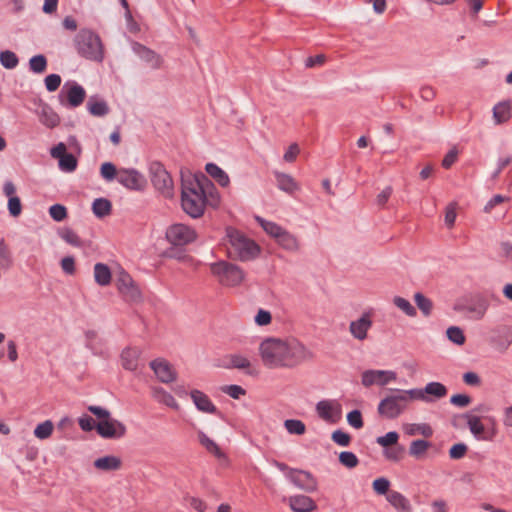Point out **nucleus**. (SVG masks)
Instances as JSON below:
<instances>
[{
    "mask_svg": "<svg viewBox=\"0 0 512 512\" xmlns=\"http://www.w3.org/2000/svg\"><path fill=\"white\" fill-rule=\"evenodd\" d=\"M220 196L213 183L205 176L183 179L181 191V206L183 211L192 218H200L206 205L218 207Z\"/></svg>",
    "mask_w": 512,
    "mask_h": 512,
    "instance_id": "obj_1",
    "label": "nucleus"
},
{
    "mask_svg": "<svg viewBox=\"0 0 512 512\" xmlns=\"http://www.w3.org/2000/svg\"><path fill=\"white\" fill-rule=\"evenodd\" d=\"M261 358L269 368L294 367L309 357V352L295 339H267L260 346Z\"/></svg>",
    "mask_w": 512,
    "mask_h": 512,
    "instance_id": "obj_2",
    "label": "nucleus"
},
{
    "mask_svg": "<svg viewBox=\"0 0 512 512\" xmlns=\"http://www.w3.org/2000/svg\"><path fill=\"white\" fill-rule=\"evenodd\" d=\"M230 247L229 254L242 261L255 258L259 252V246L251 239L245 237L242 233L234 229L227 230Z\"/></svg>",
    "mask_w": 512,
    "mask_h": 512,
    "instance_id": "obj_3",
    "label": "nucleus"
},
{
    "mask_svg": "<svg viewBox=\"0 0 512 512\" xmlns=\"http://www.w3.org/2000/svg\"><path fill=\"white\" fill-rule=\"evenodd\" d=\"M76 47L83 57L101 62L104 58V49L100 37L90 30H81L76 36Z\"/></svg>",
    "mask_w": 512,
    "mask_h": 512,
    "instance_id": "obj_4",
    "label": "nucleus"
},
{
    "mask_svg": "<svg viewBox=\"0 0 512 512\" xmlns=\"http://www.w3.org/2000/svg\"><path fill=\"white\" fill-rule=\"evenodd\" d=\"M211 273L217 277L220 284L228 287H234L242 283L244 280L243 271L228 262L220 261L210 266Z\"/></svg>",
    "mask_w": 512,
    "mask_h": 512,
    "instance_id": "obj_5",
    "label": "nucleus"
},
{
    "mask_svg": "<svg viewBox=\"0 0 512 512\" xmlns=\"http://www.w3.org/2000/svg\"><path fill=\"white\" fill-rule=\"evenodd\" d=\"M408 405L406 404L405 394L393 393L383 398L378 405V413L386 419H395L402 414Z\"/></svg>",
    "mask_w": 512,
    "mask_h": 512,
    "instance_id": "obj_6",
    "label": "nucleus"
},
{
    "mask_svg": "<svg viewBox=\"0 0 512 512\" xmlns=\"http://www.w3.org/2000/svg\"><path fill=\"white\" fill-rule=\"evenodd\" d=\"M165 237L173 246H185L193 243L198 235L193 227L183 223H175L167 228Z\"/></svg>",
    "mask_w": 512,
    "mask_h": 512,
    "instance_id": "obj_7",
    "label": "nucleus"
},
{
    "mask_svg": "<svg viewBox=\"0 0 512 512\" xmlns=\"http://www.w3.org/2000/svg\"><path fill=\"white\" fill-rule=\"evenodd\" d=\"M151 182L153 186L166 198L173 196L174 185L170 174L159 162L150 165Z\"/></svg>",
    "mask_w": 512,
    "mask_h": 512,
    "instance_id": "obj_8",
    "label": "nucleus"
},
{
    "mask_svg": "<svg viewBox=\"0 0 512 512\" xmlns=\"http://www.w3.org/2000/svg\"><path fill=\"white\" fill-rule=\"evenodd\" d=\"M467 424L471 433L481 440L491 441L497 434L496 420L493 417H486L485 420L491 424V427L485 429L480 417L472 414L466 415Z\"/></svg>",
    "mask_w": 512,
    "mask_h": 512,
    "instance_id": "obj_9",
    "label": "nucleus"
},
{
    "mask_svg": "<svg viewBox=\"0 0 512 512\" xmlns=\"http://www.w3.org/2000/svg\"><path fill=\"white\" fill-rule=\"evenodd\" d=\"M96 431L102 438L118 439L126 434V427L122 422L110 416L101 422H97Z\"/></svg>",
    "mask_w": 512,
    "mask_h": 512,
    "instance_id": "obj_10",
    "label": "nucleus"
},
{
    "mask_svg": "<svg viewBox=\"0 0 512 512\" xmlns=\"http://www.w3.org/2000/svg\"><path fill=\"white\" fill-rule=\"evenodd\" d=\"M397 374L389 370H366L362 373L361 382L365 387L372 385L385 386L395 381Z\"/></svg>",
    "mask_w": 512,
    "mask_h": 512,
    "instance_id": "obj_11",
    "label": "nucleus"
},
{
    "mask_svg": "<svg viewBox=\"0 0 512 512\" xmlns=\"http://www.w3.org/2000/svg\"><path fill=\"white\" fill-rule=\"evenodd\" d=\"M86 97V92L82 86L72 82L66 83L61 91L60 98L63 104L70 107L80 106Z\"/></svg>",
    "mask_w": 512,
    "mask_h": 512,
    "instance_id": "obj_12",
    "label": "nucleus"
},
{
    "mask_svg": "<svg viewBox=\"0 0 512 512\" xmlns=\"http://www.w3.org/2000/svg\"><path fill=\"white\" fill-rule=\"evenodd\" d=\"M287 477L295 486H297L301 490H304L306 492H313L317 489L316 479L312 476L311 473L307 471L289 469L287 472Z\"/></svg>",
    "mask_w": 512,
    "mask_h": 512,
    "instance_id": "obj_13",
    "label": "nucleus"
},
{
    "mask_svg": "<svg viewBox=\"0 0 512 512\" xmlns=\"http://www.w3.org/2000/svg\"><path fill=\"white\" fill-rule=\"evenodd\" d=\"M116 285L126 300L138 301L141 298V292L129 274L121 272L117 278Z\"/></svg>",
    "mask_w": 512,
    "mask_h": 512,
    "instance_id": "obj_14",
    "label": "nucleus"
},
{
    "mask_svg": "<svg viewBox=\"0 0 512 512\" xmlns=\"http://www.w3.org/2000/svg\"><path fill=\"white\" fill-rule=\"evenodd\" d=\"M318 415L325 421L336 423L341 418V405L337 402L323 400L317 403Z\"/></svg>",
    "mask_w": 512,
    "mask_h": 512,
    "instance_id": "obj_15",
    "label": "nucleus"
},
{
    "mask_svg": "<svg viewBox=\"0 0 512 512\" xmlns=\"http://www.w3.org/2000/svg\"><path fill=\"white\" fill-rule=\"evenodd\" d=\"M118 181L128 189L141 190L145 185L144 177L134 169L118 171Z\"/></svg>",
    "mask_w": 512,
    "mask_h": 512,
    "instance_id": "obj_16",
    "label": "nucleus"
},
{
    "mask_svg": "<svg viewBox=\"0 0 512 512\" xmlns=\"http://www.w3.org/2000/svg\"><path fill=\"white\" fill-rule=\"evenodd\" d=\"M157 378L163 383H169L176 379V371L164 359H156L150 363Z\"/></svg>",
    "mask_w": 512,
    "mask_h": 512,
    "instance_id": "obj_17",
    "label": "nucleus"
},
{
    "mask_svg": "<svg viewBox=\"0 0 512 512\" xmlns=\"http://www.w3.org/2000/svg\"><path fill=\"white\" fill-rule=\"evenodd\" d=\"M3 192L8 200V210L11 216L18 217L22 212V204L20 198L15 195L16 187L13 182L7 181L3 186Z\"/></svg>",
    "mask_w": 512,
    "mask_h": 512,
    "instance_id": "obj_18",
    "label": "nucleus"
},
{
    "mask_svg": "<svg viewBox=\"0 0 512 512\" xmlns=\"http://www.w3.org/2000/svg\"><path fill=\"white\" fill-rule=\"evenodd\" d=\"M134 51L136 54L145 61L151 68L158 69L163 64V59L160 55H158L153 50L139 44L135 43L133 46Z\"/></svg>",
    "mask_w": 512,
    "mask_h": 512,
    "instance_id": "obj_19",
    "label": "nucleus"
},
{
    "mask_svg": "<svg viewBox=\"0 0 512 512\" xmlns=\"http://www.w3.org/2000/svg\"><path fill=\"white\" fill-rule=\"evenodd\" d=\"M372 325V321L368 314H364L361 318L350 323L349 330L351 334L358 340H364L367 332Z\"/></svg>",
    "mask_w": 512,
    "mask_h": 512,
    "instance_id": "obj_20",
    "label": "nucleus"
},
{
    "mask_svg": "<svg viewBox=\"0 0 512 512\" xmlns=\"http://www.w3.org/2000/svg\"><path fill=\"white\" fill-rule=\"evenodd\" d=\"M289 505L294 512H312L317 508L314 500L305 495H296L290 497Z\"/></svg>",
    "mask_w": 512,
    "mask_h": 512,
    "instance_id": "obj_21",
    "label": "nucleus"
},
{
    "mask_svg": "<svg viewBox=\"0 0 512 512\" xmlns=\"http://www.w3.org/2000/svg\"><path fill=\"white\" fill-rule=\"evenodd\" d=\"M274 175L280 190L288 194H293L300 190V185L291 175L282 172H274Z\"/></svg>",
    "mask_w": 512,
    "mask_h": 512,
    "instance_id": "obj_22",
    "label": "nucleus"
},
{
    "mask_svg": "<svg viewBox=\"0 0 512 512\" xmlns=\"http://www.w3.org/2000/svg\"><path fill=\"white\" fill-rule=\"evenodd\" d=\"M140 351L135 348H126L121 354L122 366L130 371H134L138 367Z\"/></svg>",
    "mask_w": 512,
    "mask_h": 512,
    "instance_id": "obj_23",
    "label": "nucleus"
},
{
    "mask_svg": "<svg viewBox=\"0 0 512 512\" xmlns=\"http://www.w3.org/2000/svg\"><path fill=\"white\" fill-rule=\"evenodd\" d=\"M198 439L201 443V445L212 455H214L219 460H226L227 456L226 454L220 449V447L217 445L216 442H214L212 439H210L206 434L203 432L198 433Z\"/></svg>",
    "mask_w": 512,
    "mask_h": 512,
    "instance_id": "obj_24",
    "label": "nucleus"
},
{
    "mask_svg": "<svg viewBox=\"0 0 512 512\" xmlns=\"http://www.w3.org/2000/svg\"><path fill=\"white\" fill-rule=\"evenodd\" d=\"M387 501L399 512H411V505L406 497L397 491H390Z\"/></svg>",
    "mask_w": 512,
    "mask_h": 512,
    "instance_id": "obj_25",
    "label": "nucleus"
},
{
    "mask_svg": "<svg viewBox=\"0 0 512 512\" xmlns=\"http://www.w3.org/2000/svg\"><path fill=\"white\" fill-rule=\"evenodd\" d=\"M191 398L199 410L207 413H214L216 411L213 403L203 392L194 390L191 392Z\"/></svg>",
    "mask_w": 512,
    "mask_h": 512,
    "instance_id": "obj_26",
    "label": "nucleus"
},
{
    "mask_svg": "<svg viewBox=\"0 0 512 512\" xmlns=\"http://www.w3.org/2000/svg\"><path fill=\"white\" fill-rule=\"evenodd\" d=\"M493 118L496 124L507 122L511 118V104L509 101H503L496 104L493 108Z\"/></svg>",
    "mask_w": 512,
    "mask_h": 512,
    "instance_id": "obj_27",
    "label": "nucleus"
},
{
    "mask_svg": "<svg viewBox=\"0 0 512 512\" xmlns=\"http://www.w3.org/2000/svg\"><path fill=\"white\" fill-rule=\"evenodd\" d=\"M121 465V459L116 456H105L94 461L95 468L103 471H115L120 469Z\"/></svg>",
    "mask_w": 512,
    "mask_h": 512,
    "instance_id": "obj_28",
    "label": "nucleus"
},
{
    "mask_svg": "<svg viewBox=\"0 0 512 512\" xmlns=\"http://www.w3.org/2000/svg\"><path fill=\"white\" fill-rule=\"evenodd\" d=\"M40 122L48 128H54L59 125L60 117L48 105H43L39 114Z\"/></svg>",
    "mask_w": 512,
    "mask_h": 512,
    "instance_id": "obj_29",
    "label": "nucleus"
},
{
    "mask_svg": "<svg viewBox=\"0 0 512 512\" xmlns=\"http://www.w3.org/2000/svg\"><path fill=\"white\" fill-rule=\"evenodd\" d=\"M403 431L408 436H415L420 434L424 437H431L433 434L432 428L428 424H414V423H406L402 426Z\"/></svg>",
    "mask_w": 512,
    "mask_h": 512,
    "instance_id": "obj_30",
    "label": "nucleus"
},
{
    "mask_svg": "<svg viewBox=\"0 0 512 512\" xmlns=\"http://www.w3.org/2000/svg\"><path fill=\"white\" fill-rule=\"evenodd\" d=\"M489 307V302L483 297H479L474 303L466 307V310L472 314L475 319H481L486 314Z\"/></svg>",
    "mask_w": 512,
    "mask_h": 512,
    "instance_id": "obj_31",
    "label": "nucleus"
},
{
    "mask_svg": "<svg viewBox=\"0 0 512 512\" xmlns=\"http://www.w3.org/2000/svg\"><path fill=\"white\" fill-rule=\"evenodd\" d=\"M94 278L97 284L107 286L111 282V271L109 267L103 263H97L94 266Z\"/></svg>",
    "mask_w": 512,
    "mask_h": 512,
    "instance_id": "obj_32",
    "label": "nucleus"
},
{
    "mask_svg": "<svg viewBox=\"0 0 512 512\" xmlns=\"http://www.w3.org/2000/svg\"><path fill=\"white\" fill-rule=\"evenodd\" d=\"M206 172L215 179L221 186L225 187L229 184L230 180L228 175L216 164L209 163L206 165Z\"/></svg>",
    "mask_w": 512,
    "mask_h": 512,
    "instance_id": "obj_33",
    "label": "nucleus"
},
{
    "mask_svg": "<svg viewBox=\"0 0 512 512\" xmlns=\"http://www.w3.org/2000/svg\"><path fill=\"white\" fill-rule=\"evenodd\" d=\"M277 242L280 246H282L284 249L289 251H297L299 250L300 244L297 238L284 230L279 238L277 239Z\"/></svg>",
    "mask_w": 512,
    "mask_h": 512,
    "instance_id": "obj_34",
    "label": "nucleus"
},
{
    "mask_svg": "<svg viewBox=\"0 0 512 512\" xmlns=\"http://www.w3.org/2000/svg\"><path fill=\"white\" fill-rule=\"evenodd\" d=\"M89 112L94 116H104L109 112L105 101L90 98L87 104Z\"/></svg>",
    "mask_w": 512,
    "mask_h": 512,
    "instance_id": "obj_35",
    "label": "nucleus"
},
{
    "mask_svg": "<svg viewBox=\"0 0 512 512\" xmlns=\"http://www.w3.org/2000/svg\"><path fill=\"white\" fill-rule=\"evenodd\" d=\"M111 202L104 198H98L93 202V213L98 217H104L111 213Z\"/></svg>",
    "mask_w": 512,
    "mask_h": 512,
    "instance_id": "obj_36",
    "label": "nucleus"
},
{
    "mask_svg": "<svg viewBox=\"0 0 512 512\" xmlns=\"http://www.w3.org/2000/svg\"><path fill=\"white\" fill-rule=\"evenodd\" d=\"M431 444L425 440H414L409 447V454L415 458H421L425 455Z\"/></svg>",
    "mask_w": 512,
    "mask_h": 512,
    "instance_id": "obj_37",
    "label": "nucleus"
},
{
    "mask_svg": "<svg viewBox=\"0 0 512 512\" xmlns=\"http://www.w3.org/2000/svg\"><path fill=\"white\" fill-rule=\"evenodd\" d=\"M425 395H432L436 398H443L447 395L446 387L439 382H430L424 388Z\"/></svg>",
    "mask_w": 512,
    "mask_h": 512,
    "instance_id": "obj_38",
    "label": "nucleus"
},
{
    "mask_svg": "<svg viewBox=\"0 0 512 512\" xmlns=\"http://www.w3.org/2000/svg\"><path fill=\"white\" fill-rule=\"evenodd\" d=\"M259 221L261 227L264 229V231L269 234L271 237L275 238L276 240L279 238L281 233L284 231L282 227H280L278 224L270 221H266L261 218H257Z\"/></svg>",
    "mask_w": 512,
    "mask_h": 512,
    "instance_id": "obj_39",
    "label": "nucleus"
},
{
    "mask_svg": "<svg viewBox=\"0 0 512 512\" xmlns=\"http://www.w3.org/2000/svg\"><path fill=\"white\" fill-rule=\"evenodd\" d=\"M53 429H54V425H53L52 421L46 420V421L40 423L39 425H37V427L34 430V435L36 438L41 439V440L47 439L51 436Z\"/></svg>",
    "mask_w": 512,
    "mask_h": 512,
    "instance_id": "obj_40",
    "label": "nucleus"
},
{
    "mask_svg": "<svg viewBox=\"0 0 512 512\" xmlns=\"http://www.w3.org/2000/svg\"><path fill=\"white\" fill-rule=\"evenodd\" d=\"M29 67L34 73H43L47 68V60L44 55L33 56L29 61Z\"/></svg>",
    "mask_w": 512,
    "mask_h": 512,
    "instance_id": "obj_41",
    "label": "nucleus"
},
{
    "mask_svg": "<svg viewBox=\"0 0 512 512\" xmlns=\"http://www.w3.org/2000/svg\"><path fill=\"white\" fill-rule=\"evenodd\" d=\"M154 395L159 402L167 405L168 407L178 409L179 406L174 397L170 393L162 389H156Z\"/></svg>",
    "mask_w": 512,
    "mask_h": 512,
    "instance_id": "obj_42",
    "label": "nucleus"
},
{
    "mask_svg": "<svg viewBox=\"0 0 512 512\" xmlns=\"http://www.w3.org/2000/svg\"><path fill=\"white\" fill-rule=\"evenodd\" d=\"M0 62L7 69H13L18 65V58L12 51L6 50L0 53Z\"/></svg>",
    "mask_w": 512,
    "mask_h": 512,
    "instance_id": "obj_43",
    "label": "nucleus"
},
{
    "mask_svg": "<svg viewBox=\"0 0 512 512\" xmlns=\"http://www.w3.org/2000/svg\"><path fill=\"white\" fill-rule=\"evenodd\" d=\"M61 238L67 242L68 244L80 247L82 245V241L79 236L70 228H64L60 231Z\"/></svg>",
    "mask_w": 512,
    "mask_h": 512,
    "instance_id": "obj_44",
    "label": "nucleus"
},
{
    "mask_svg": "<svg viewBox=\"0 0 512 512\" xmlns=\"http://www.w3.org/2000/svg\"><path fill=\"white\" fill-rule=\"evenodd\" d=\"M284 426L290 434L302 435L306 430L304 423L295 419L286 420Z\"/></svg>",
    "mask_w": 512,
    "mask_h": 512,
    "instance_id": "obj_45",
    "label": "nucleus"
},
{
    "mask_svg": "<svg viewBox=\"0 0 512 512\" xmlns=\"http://www.w3.org/2000/svg\"><path fill=\"white\" fill-rule=\"evenodd\" d=\"M76 166H77V160H76L75 156L70 153H66L59 160V167L63 171L72 172L76 169Z\"/></svg>",
    "mask_w": 512,
    "mask_h": 512,
    "instance_id": "obj_46",
    "label": "nucleus"
},
{
    "mask_svg": "<svg viewBox=\"0 0 512 512\" xmlns=\"http://www.w3.org/2000/svg\"><path fill=\"white\" fill-rule=\"evenodd\" d=\"M414 299L418 308L423 312L424 315L428 316L431 313L433 307L431 300L426 298L421 293H416Z\"/></svg>",
    "mask_w": 512,
    "mask_h": 512,
    "instance_id": "obj_47",
    "label": "nucleus"
},
{
    "mask_svg": "<svg viewBox=\"0 0 512 512\" xmlns=\"http://www.w3.org/2000/svg\"><path fill=\"white\" fill-rule=\"evenodd\" d=\"M12 265V256L4 240H0V266L9 268Z\"/></svg>",
    "mask_w": 512,
    "mask_h": 512,
    "instance_id": "obj_48",
    "label": "nucleus"
},
{
    "mask_svg": "<svg viewBox=\"0 0 512 512\" xmlns=\"http://www.w3.org/2000/svg\"><path fill=\"white\" fill-rule=\"evenodd\" d=\"M400 394H405L406 404L408 405L411 400H422L429 401L428 396L425 395L424 390L421 389H411L405 391H399Z\"/></svg>",
    "mask_w": 512,
    "mask_h": 512,
    "instance_id": "obj_49",
    "label": "nucleus"
},
{
    "mask_svg": "<svg viewBox=\"0 0 512 512\" xmlns=\"http://www.w3.org/2000/svg\"><path fill=\"white\" fill-rule=\"evenodd\" d=\"M100 173L101 176L107 181H111L114 178L118 179V171L115 165L110 162H105L101 165Z\"/></svg>",
    "mask_w": 512,
    "mask_h": 512,
    "instance_id": "obj_50",
    "label": "nucleus"
},
{
    "mask_svg": "<svg viewBox=\"0 0 512 512\" xmlns=\"http://www.w3.org/2000/svg\"><path fill=\"white\" fill-rule=\"evenodd\" d=\"M447 337L450 341L457 345H462L465 342L463 331L456 326H452L447 329Z\"/></svg>",
    "mask_w": 512,
    "mask_h": 512,
    "instance_id": "obj_51",
    "label": "nucleus"
},
{
    "mask_svg": "<svg viewBox=\"0 0 512 512\" xmlns=\"http://www.w3.org/2000/svg\"><path fill=\"white\" fill-rule=\"evenodd\" d=\"M339 461L347 468H354L359 462L357 456L349 451L341 452L339 455Z\"/></svg>",
    "mask_w": 512,
    "mask_h": 512,
    "instance_id": "obj_52",
    "label": "nucleus"
},
{
    "mask_svg": "<svg viewBox=\"0 0 512 512\" xmlns=\"http://www.w3.org/2000/svg\"><path fill=\"white\" fill-rule=\"evenodd\" d=\"M393 302L399 309L405 312L408 316H414L416 314L415 308L411 305V303L408 300L402 297H395Z\"/></svg>",
    "mask_w": 512,
    "mask_h": 512,
    "instance_id": "obj_53",
    "label": "nucleus"
},
{
    "mask_svg": "<svg viewBox=\"0 0 512 512\" xmlns=\"http://www.w3.org/2000/svg\"><path fill=\"white\" fill-rule=\"evenodd\" d=\"M398 439H399L398 433L393 431V432H388L384 436L378 437L376 441L382 447H389V446L397 444Z\"/></svg>",
    "mask_w": 512,
    "mask_h": 512,
    "instance_id": "obj_54",
    "label": "nucleus"
},
{
    "mask_svg": "<svg viewBox=\"0 0 512 512\" xmlns=\"http://www.w3.org/2000/svg\"><path fill=\"white\" fill-rule=\"evenodd\" d=\"M230 365H231V367L237 368V369H249L250 361L242 355H231L230 356Z\"/></svg>",
    "mask_w": 512,
    "mask_h": 512,
    "instance_id": "obj_55",
    "label": "nucleus"
},
{
    "mask_svg": "<svg viewBox=\"0 0 512 512\" xmlns=\"http://www.w3.org/2000/svg\"><path fill=\"white\" fill-rule=\"evenodd\" d=\"M50 216L55 221H62L67 217V210L63 205L55 204L49 209Z\"/></svg>",
    "mask_w": 512,
    "mask_h": 512,
    "instance_id": "obj_56",
    "label": "nucleus"
},
{
    "mask_svg": "<svg viewBox=\"0 0 512 512\" xmlns=\"http://www.w3.org/2000/svg\"><path fill=\"white\" fill-rule=\"evenodd\" d=\"M300 154V147L297 143H292L283 155V159L287 163H293Z\"/></svg>",
    "mask_w": 512,
    "mask_h": 512,
    "instance_id": "obj_57",
    "label": "nucleus"
},
{
    "mask_svg": "<svg viewBox=\"0 0 512 512\" xmlns=\"http://www.w3.org/2000/svg\"><path fill=\"white\" fill-rule=\"evenodd\" d=\"M347 421L352 427L356 429H360L363 427L362 415L359 410H353L350 413H348Z\"/></svg>",
    "mask_w": 512,
    "mask_h": 512,
    "instance_id": "obj_58",
    "label": "nucleus"
},
{
    "mask_svg": "<svg viewBox=\"0 0 512 512\" xmlns=\"http://www.w3.org/2000/svg\"><path fill=\"white\" fill-rule=\"evenodd\" d=\"M332 440L340 446H348L351 437L348 433L341 430H336L332 433Z\"/></svg>",
    "mask_w": 512,
    "mask_h": 512,
    "instance_id": "obj_59",
    "label": "nucleus"
},
{
    "mask_svg": "<svg viewBox=\"0 0 512 512\" xmlns=\"http://www.w3.org/2000/svg\"><path fill=\"white\" fill-rule=\"evenodd\" d=\"M61 84V77L57 74H50L45 78L46 89L50 92L56 91Z\"/></svg>",
    "mask_w": 512,
    "mask_h": 512,
    "instance_id": "obj_60",
    "label": "nucleus"
},
{
    "mask_svg": "<svg viewBox=\"0 0 512 512\" xmlns=\"http://www.w3.org/2000/svg\"><path fill=\"white\" fill-rule=\"evenodd\" d=\"M222 391L234 399H238L246 393L245 390L239 385L224 386Z\"/></svg>",
    "mask_w": 512,
    "mask_h": 512,
    "instance_id": "obj_61",
    "label": "nucleus"
},
{
    "mask_svg": "<svg viewBox=\"0 0 512 512\" xmlns=\"http://www.w3.org/2000/svg\"><path fill=\"white\" fill-rule=\"evenodd\" d=\"M456 216V204L451 203L446 207L445 211V223L449 228L453 227L456 220Z\"/></svg>",
    "mask_w": 512,
    "mask_h": 512,
    "instance_id": "obj_62",
    "label": "nucleus"
},
{
    "mask_svg": "<svg viewBox=\"0 0 512 512\" xmlns=\"http://www.w3.org/2000/svg\"><path fill=\"white\" fill-rule=\"evenodd\" d=\"M467 452V446L463 443H458L450 448L449 456L452 459H460L465 456Z\"/></svg>",
    "mask_w": 512,
    "mask_h": 512,
    "instance_id": "obj_63",
    "label": "nucleus"
},
{
    "mask_svg": "<svg viewBox=\"0 0 512 512\" xmlns=\"http://www.w3.org/2000/svg\"><path fill=\"white\" fill-rule=\"evenodd\" d=\"M390 482L386 478H378L373 482V489L378 494H386L389 490Z\"/></svg>",
    "mask_w": 512,
    "mask_h": 512,
    "instance_id": "obj_64",
    "label": "nucleus"
}]
</instances>
